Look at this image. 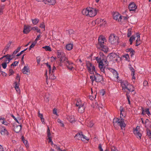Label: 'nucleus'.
<instances>
[{
    "label": "nucleus",
    "mask_w": 151,
    "mask_h": 151,
    "mask_svg": "<svg viewBox=\"0 0 151 151\" xmlns=\"http://www.w3.org/2000/svg\"><path fill=\"white\" fill-rule=\"evenodd\" d=\"M101 57L98 56L96 58V60L99 63V67L101 71L103 72H104V65L106 66L108 65V62L104 59L105 56L102 53H100Z\"/></svg>",
    "instance_id": "1"
},
{
    "label": "nucleus",
    "mask_w": 151,
    "mask_h": 151,
    "mask_svg": "<svg viewBox=\"0 0 151 151\" xmlns=\"http://www.w3.org/2000/svg\"><path fill=\"white\" fill-rule=\"evenodd\" d=\"M126 115V113L125 111L120 112L121 119L115 118L113 119V123L114 126H115L116 124H117L119 125L121 127L122 129L124 128L126 126V124L124 122V119L122 117H125Z\"/></svg>",
    "instance_id": "2"
},
{
    "label": "nucleus",
    "mask_w": 151,
    "mask_h": 151,
    "mask_svg": "<svg viewBox=\"0 0 151 151\" xmlns=\"http://www.w3.org/2000/svg\"><path fill=\"white\" fill-rule=\"evenodd\" d=\"M57 55L58 58H59L60 63L59 65L62 66L63 64L67 65V63H68L69 61L68 58L66 57L64 53L61 50H58L57 52Z\"/></svg>",
    "instance_id": "3"
},
{
    "label": "nucleus",
    "mask_w": 151,
    "mask_h": 151,
    "mask_svg": "<svg viewBox=\"0 0 151 151\" xmlns=\"http://www.w3.org/2000/svg\"><path fill=\"white\" fill-rule=\"evenodd\" d=\"M121 85L123 91L129 93L130 92H133L134 91L133 86L129 84L128 82L126 81H121Z\"/></svg>",
    "instance_id": "4"
},
{
    "label": "nucleus",
    "mask_w": 151,
    "mask_h": 151,
    "mask_svg": "<svg viewBox=\"0 0 151 151\" xmlns=\"http://www.w3.org/2000/svg\"><path fill=\"white\" fill-rule=\"evenodd\" d=\"M97 12L96 9L90 7L84 9L82 11V13L83 15L88 16L90 17L95 16Z\"/></svg>",
    "instance_id": "5"
},
{
    "label": "nucleus",
    "mask_w": 151,
    "mask_h": 151,
    "mask_svg": "<svg viewBox=\"0 0 151 151\" xmlns=\"http://www.w3.org/2000/svg\"><path fill=\"white\" fill-rule=\"evenodd\" d=\"M108 70L113 73V76L112 77V78L114 81H117L118 82L120 81L118 76V73L115 70L112 68H109Z\"/></svg>",
    "instance_id": "6"
},
{
    "label": "nucleus",
    "mask_w": 151,
    "mask_h": 151,
    "mask_svg": "<svg viewBox=\"0 0 151 151\" xmlns=\"http://www.w3.org/2000/svg\"><path fill=\"white\" fill-rule=\"evenodd\" d=\"M118 37L114 34H111L109 37V42L112 44H117L118 43Z\"/></svg>",
    "instance_id": "7"
},
{
    "label": "nucleus",
    "mask_w": 151,
    "mask_h": 151,
    "mask_svg": "<svg viewBox=\"0 0 151 151\" xmlns=\"http://www.w3.org/2000/svg\"><path fill=\"white\" fill-rule=\"evenodd\" d=\"M75 138L76 139L81 140L82 141H84L85 140H88L89 138L83 135L82 132H81L78 133L75 136Z\"/></svg>",
    "instance_id": "8"
},
{
    "label": "nucleus",
    "mask_w": 151,
    "mask_h": 151,
    "mask_svg": "<svg viewBox=\"0 0 151 151\" xmlns=\"http://www.w3.org/2000/svg\"><path fill=\"white\" fill-rule=\"evenodd\" d=\"M87 68L88 71L91 74L94 73V71H95V68L93 65L89 62L86 63Z\"/></svg>",
    "instance_id": "9"
},
{
    "label": "nucleus",
    "mask_w": 151,
    "mask_h": 151,
    "mask_svg": "<svg viewBox=\"0 0 151 151\" xmlns=\"http://www.w3.org/2000/svg\"><path fill=\"white\" fill-rule=\"evenodd\" d=\"M109 58L111 60L114 61H117L119 58V56L115 53L110 54Z\"/></svg>",
    "instance_id": "10"
},
{
    "label": "nucleus",
    "mask_w": 151,
    "mask_h": 151,
    "mask_svg": "<svg viewBox=\"0 0 151 151\" xmlns=\"http://www.w3.org/2000/svg\"><path fill=\"white\" fill-rule=\"evenodd\" d=\"M139 129L140 127L137 126L135 129L134 130V133L137 138L140 139L142 134L139 132Z\"/></svg>",
    "instance_id": "11"
},
{
    "label": "nucleus",
    "mask_w": 151,
    "mask_h": 151,
    "mask_svg": "<svg viewBox=\"0 0 151 151\" xmlns=\"http://www.w3.org/2000/svg\"><path fill=\"white\" fill-rule=\"evenodd\" d=\"M99 43L98 45L99 46H102L104 45V42H106V40L105 37L102 36H100L98 39Z\"/></svg>",
    "instance_id": "12"
},
{
    "label": "nucleus",
    "mask_w": 151,
    "mask_h": 151,
    "mask_svg": "<svg viewBox=\"0 0 151 151\" xmlns=\"http://www.w3.org/2000/svg\"><path fill=\"white\" fill-rule=\"evenodd\" d=\"M0 133L2 135H8V132L5 127L1 126L0 127Z\"/></svg>",
    "instance_id": "13"
},
{
    "label": "nucleus",
    "mask_w": 151,
    "mask_h": 151,
    "mask_svg": "<svg viewBox=\"0 0 151 151\" xmlns=\"http://www.w3.org/2000/svg\"><path fill=\"white\" fill-rule=\"evenodd\" d=\"M95 22L96 24H100L101 25H105L106 24V22L104 19H103L100 18H98L96 19Z\"/></svg>",
    "instance_id": "14"
},
{
    "label": "nucleus",
    "mask_w": 151,
    "mask_h": 151,
    "mask_svg": "<svg viewBox=\"0 0 151 151\" xmlns=\"http://www.w3.org/2000/svg\"><path fill=\"white\" fill-rule=\"evenodd\" d=\"M2 58L4 59V62L8 63L12 60V58L10 55H6L2 57Z\"/></svg>",
    "instance_id": "15"
},
{
    "label": "nucleus",
    "mask_w": 151,
    "mask_h": 151,
    "mask_svg": "<svg viewBox=\"0 0 151 151\" xmlns=\"http://www.w3.org/2000/svg\"><path fill=\"white\" fill-rule=\"evenodd\" d=\"M128 8L130 11H134L136 9L137 6L134 3H132L129 4Z\"/></svg>",
    "instance_id": "16"
},
{
    "label": "nucleus",
    "mask_w": 151,
    "mask_h": 151,
    "mask_svg": "<svg viewBox=\"0 0 151 151\" xmlns=\"http://www.w3.org/2000/svg\"><path fill=\"white\" fill-rule=\"evenodd\" d=\"M96 81L97 82H100L103 80V78L100 74L96 73L95 74Z\"/></svg>",
    "instance_id": "17"
},
{
    "label": "nucleus",
    "mask_w": 151,
    "mask_h": 151,
    "mask_svg": "<svg viewBox=\"0 0 151 151\" xmlns=\"http://www.w3.org/2000/svg\"><path fill=\"white\" fill-rule=\"evenodd\" d=\"M135 38L136 39V46H138L141 43V41L140 39V36L139 33L136 34V37H135Z\"/></svg>",
    "instance_id": "18"
},
{
    "label": "nucleus",
    "mask_w": 151,
    "mask_h": 151,
    "mask_svg": "<svg viewBox=\"0 0 151 151\" xmlns=\"http://www.w3.org/2000/svg\"><path fill=\"white\" fill-rule=\"evenodd\" d=\"M22 73L25 74H27L28 72L29 71V68L28 66H25L22 69Z\"/></svg>",
    "instance_id": "19"
},
{
    "label": "nucleus",
    "mask_w": 151,
    "mask_h": 151,
    "mask_svg": "<svg viewBox=\"0 0 151 151\" xmlns=\"http://www.w3.org/2000/svg\"><path fill=\"white\" fill-rule=\"evenodd\" d=\"M67 65H66L68 69L70 70H72L73 68V63L72 62L68 61V63H67Z\"/></svg>",
    "instance_id": "20"
},
{
    "label": "nucleus",
    "mask_w": 151,
    "mask_h": 151,
    "mask_svg": "<svg viewBox=\"0 0 151 151\" xmlns=\"http://www.w3.org/2000/svg\"><path fill=\"white\" fill-rule=\"evenodd\" d=\"M55 3V0H45V3L49 5H53Z\"/></svg>",
    "instance_id": "21"
},
{
    "label": "nucleus",
    "mask_w": 151,
    "mask_h": 151,
    "mask_svg": "<svg viewBox=\"0 0 151 151\" xmlns=\"http://www.w3.org/2000/svg\"><path fill=\"white\" fill-rule=\"evenodd\" d=\"M101 50H102L105 52H107L108 50V47L106 45H103L102 46H101L99 47H98Z\"/></svg>",
    "instance_id": "22"
},
{
    "label": "nucleus",
    "mask_w": 151,
    "mask_h": 151,
    "mask_svg": "<svg viewBox=\"0 0 151 151\" xmlns=\"http://www.w3.org/2000/svg\"><path fill=\"white\" fill-rule=\"evenodd\" d=\"M21 125H17L15 127L14 130L16 133H18L21 130Z\"/></svg>",
    "instance_id": "23"
},
{
    "label": "nucleus",
    "mask_w": 151,
    "mask_h": 151,
    "mask_svg": "<svg viewBox=\"0 0 151 151\" xmlns=\"http://www.w3.org/2000/svg\"><path fill=\"white\" fill-rule=\"evenodd\" d=\"M30 26H27L25 25L23 30V32L24 34H27L30 31L29 29Z\"/></svg>",
    "instance_id": "24"
},
{
    "label": "nucleus",
    "mask_w": 151,
    "mask_h": 151,
    "mask_svg": "<svg viewBox=\"0 0 151 151\" xmlns=\"http://www.w3.org/2000/svg\"><path fill=\"white\" fill-rule=\"evenodd\" d=\"M85 108V107L84 106V105L78 107V112L80 113H83L84 111Z\"/></svg>",
    "instance_id": "25"
},
{
    "label": "nucleus",
    "mask_w": 151,
    "mask_h": 151,
    "mask_svg": "<svg viewBox=\"0 0 151 151\" xmlns=\"http://www.w3.org/2000/svg\"><path fill=\"white\" fill-rule=\"evenodd\" d=\"M14 84L15 85L14 88L16 91L17 92L19 93H20V89L19 88V83H18L17 82H14Z\"/></svg>",
    "instance_id": "26"
},
{
    "label": "nucleus",
    "mask_w": 151,
    "mask_h": 151,
    "mask_svg": "<svg viewBox=\"0 0 151 151\" xmlns=\"http://www.w3.org/2000/svg\"><path fill=\"white\" fill-rule=\"evenodd\" d=\"M56 70V68L55 66H53L52 68V73L50 76V78L52 79H54L55 78L54 76V72Z\"/></svg>",
    "instance_id": "27"
},
{
    "label": "nucleus",
    "mask_w": 151,
    "mask_h": 151,
    "mask_svg": "<svg viewBox=\"0 0 151 151\" xmlns=\"http://www.w3.org/2000/svg\"><path fill=\"white\" fill-rule=\"evenodd\" d=\"M84 105V103L80 99H78L76 104V106L78 107Z\"/></svg>",
    "instance_id": "28"
},
{
    "label": "nucleus",
    "mask_w": 151,
    "mask_h": 151,
    "mask_svg": "<svg viewBox=\"0 0 151 151\" xmlns=\"http://www.w3.org/2000/svg\"><path fill=\"white\" fill-rule=\"evenodd\" d=\"M120 16H121L118 12L114 13L113 15L114 19L116 20H118V21Z\"/></svg>",
    "instance_id": "29"
},
{
    "label": "nucleus",
    "mask_w": 151,
    "mask_h": 151,
    "mask_svg": "<svg viewBox=\"0 0 151 151\" xmlns=\"http://www.w3.org/2000/svg\"><path fill=\"white\" fill-rule=\"evenodd\" d=\"M127 19V18L126 17L120 16L118 19L119 22H123L126 21Z\"/></svg>",
    "instance_id": "30"
},
{
    "label": "nucleus",
    "mask_w": 151,
    "mask_h": 151,
    "mask_svg": "<svg viewBox=\"0 0 151 151\" xmlns=\"http://www.w3.org/2000/svg\"><path fill=\"white\" fill-rule=\"evenodd\" d=\"M73 44L71 43H69L67 44L66 46V49L68 50H70L73 48Z\"/></svg>",
    "instance_id": "31"
},
{
    "label": "nucleus",
    "mask_w": 151,
    "mask_h": 151,
    "mask_svg": "<svg viewBox=\"0 0 151 151\" xmlns=\"http://www.w3.org/2000/svg\"><path fill=\"white\" fill-rule=\"evenodd\" d=\"M21 139L23 143L24 144L26 147L27 148L29 147V144L28 143L27 141L24 139V137L22 136L21 137Z\"/></svg>",
    "instance_id": "32"
},
{
    "label": "nucleus",
    "mask_w": 151,
    "mask_h": 151,
    "mask_svg": "<svg viewBox=\"0 0 151 151\" xmlns=\"http://www.w3.org/2000/svg\"><path fill=\"white\" fill-rule=\"evenodd\" d=\"M68 120L70 122L72 123L75 121V119L73 116H70L68 117Z\"/></svg>",
    "instance_id": "33"
},
{
    "label": "nucleus",
    "mask_w": 151,
    "mask_h": 151,
    "mask_svg": "<svg viewBox=\"0 0 151 151\" xmlns=\"http://www.w3.org/2000/svg\"><path fill=\"white\" fill-rule=\"evenodd\" d=\"M145 113L147 114L148 116H150V114L148 109H146L145 110H142V114H144Z\"/></svg>",
    "instance_id": "34"
},
{
    "label": "nucleus",
    "mask_w": 151,
    "mask_h": 151,
    "mask_svg": "<svg viewBox=\"0 0 151 151\" xmlns=\"http://www.w3.org/2000/svg\"><path fill=\"white\" fill-rule=\"evenodd\" d=\"M57 122L59 124V125L60 127H64V124L63 122L60 119H57Z\"/></svg>",
    "instance_id": "35"
},
{
    "label": "nucleus",
    "mask_w": 151,
    "mask_h": 151,
    "mask_svg": "<svg viewBox=\"0 0 151 151\" xmlns=\"http://www.w3.org/2000/svg\"><path fill=\"white\" fill-rule=\"evenodd\" d=\"M42 48L44 49L46 51H51L52 50L51 47L48 46L43 47Z\"/></svg>",
    "instance_id": "36"
},
{
    "label": "nucleus",
    "mask_w": 151,
    "mask_h": 151,
    "mask_svg": "<svg viewBox=\"0 0 151 151\" xmlns=\"http://www.w3.org/2000/svg\"><path fill=\"white\" fill-rule=\"evenodd\" d=\"M32 23L34 25L37 24L39 22V19H32Z\"/></svg>",
    "instance_id": "37"
},
{
    "label": "nucleus",
    "mask_w": 151,
    "mask_h": 151,
    "mask_svg": "<svg viewBox=\"0 0 151 151\" xmlns=\"http://www.w3.org/2000/svg\"><path fill=\"white\" fill-rule=\"evenodd\" d=\"M32 29L33 30L36 31L37 32L41 33L40 30L37 27H35L32 28Z\"/></svg>",
    "instance_id": "38"
},
{
    "label": "nucleus",
    "mask_w": 151,
    "mask_h": 151,
    "mask_svg": "<svg viewBox=\"0 0 151 151\" xmlns=\"http://www.w3.org/2000/svg\"><path fill=\"white\" fill-rule=\"evenodd\" d=\"M93 125L94 124L93 122L91 121H89L87 122V126L90 127H92L93 126Z\"/></svg>",
    "instance_id": "39"
},
{
    "label": "nucleus",
    "mask_w": 151,
    "mask_h": 151,
    "mask_svg": "<svg viewBox=\"0 0 151 151\" xmlns=\"http://www.w3.org/2000/svg\"><path fill=\"white\" fill-rule=\"evenodd\" d=\"M47 133L48 138L52 137L51 135V133L50 132V129L48 127L47 129Z\"/></svg>",
    "instance_id": "40"
},
{
    "label": "nucleus",
    "mask_w": 151,
    "mask_h": 151,
    "mask_svg": "<svg viewBox=\"0 0 151 151\" xmlns=\"http://www.w3.org/2000/svg\"><path fill=\"white\" fill-rule=\"evenodd\" d=\"M90 78L91 80L92 83H93L94 81H96L95 75L94 76L92 75L90 76Z\"/></svg>",
    "instance_id": "41"
},
{
    "label": "nucleus",
    "mask_w": 151,
    "mask_h": 151,
    "mask_svg": "<svg viewBox=\"0 0 151 151\" xmlns=\"http://www.w3.org/2000/svg\"><path fill=\"white\" fill-rule=\"evenodd\" d=\"M4 5H2L0 6V14H1L2 13L3 10L4 8Z\"/></svg>",
    "instance_id": "42"
},
{
    "label": "nucleus",
    "mask_w": 151,
    "mask_h": 151,
    "mask_svg": "<svg viewBox=\"0 0 151 151\" xmlns=\"http://www.w3.org/2000/svg\"><path fill=\"white\" fill-rule=\"evenodd\" d=\"M135 37L133 36H132L130 37V38L129 39V41L130 42V45H131L132 44L133 41L135 39Z\"/></svg>",
    "instance_id": "43"
},
{
    "label": "nucleus",
    "mask_w": 151,
    "mask_h": 151,
    "mask_svg": "<svg viewBox=\"0 0 151 151\" xmlns=\"http://www.w3.org/2000/svg\"><path fill=\"white\" fill-rule=\"evenodd\" d=\"M40 27L41 28H43L44 30H45V26L44 23L43 22H42L40 24Z\"/></svg>",
    "instance_id": "44"
},
{
    "label": "nucleus",
    "mask_w": 151,
    "mask_h": 151,
    "mask_svg": "<svg viewBox=\"0 0 151 151\" xmlns=\"http://www.w3.org/2000/svg\"><path fill=\"white\" fill-rule=\"evenodd\" d=\"M123 57L125 58V60L127 61H129V57L128 54H126L125 55H124Z\"/></svg>",
    "instance_id": "45"
},
{
    "label": "nucleus",
    "mask_w": 151,
    "mask_h": 151,
    "mask_svg": "<svg viewBox=\"0 0 151 151\" xmlns=\"http://www.w3.org/2000/svg\"><path fill=\"white\" fill-rule=\"evenodd\" d=\"M37 43V41H34L32 43L31 45L30 46L29 48V50H30Z\"/></svg>",
    "instance_id": "46"
},
{
    "label": "nucleus",
    "mask_w": 151,
    "mask_h": 151,
    "mask_svg": "<svg viewBox=\"0 0 151 151\" xmlns=\"http://www.w3.org/2000/svg\"><path fill=\"white\" fill-rule=\"evenodd\" d=\"M147 134L151 140V132L149 130H147Z\"/></svg>",
    "instance_id": "47"
},
{
    "label": "nucleus",
    "mask_w": 151,
    "mask_h": 151,
    "mask_svg": "<svg viewBox=\"0 0 151 151\" xmlns=\"http://www.w3.org/2000/svg\"><path fill=\"white\" fill-rule=\"evenodd\" d=\"M54 147L58 151H62V150L60 148V147L57 145H55Z\"/></svg>",
    "instance_id": "48"
},
{
    "label": "nucleus",
    "mask_w": 151,
    "mask_h": 151,
    "mask_svg": "<svg viewBox=\"0 0 151 151\" xmlns=\"http://www.w3.org/2000/svg\"><path fill=\"white\" fill-rule=\"evenodd\" d=\"M105 151H108L107 150H106ZM111 151H118V150L115 147H112L111 149Z\"/></svg>",
    "instance_id": "49"
},
{
    "label": "nucleus",
    "mask_w": 151,
    "mask_h": 151,
    "mask_svg": "<svg viewBox=\"0 0 151 151\" xmlns=\"http://www.w3.org/2000/svg\"><path fill=\"white\" fill-rule=\"evenodd\" d=\"M18 63H19L18 61H15L12 64V65H11V66H16L18 64Z\"/></svg>",
    "instance_id": "50"
},
{
    "label": "nucleus",
    "mask_w": 151,
    "mask_h": 151,
    "mask_svg": "<svg viewBox=\"0 0 151 151\" xmlns=\"http://www.w3.org/2000/svg\"><path fill=\"white\" fill-rule=\"evenodd\" d=\"M132 34L131 31V29H129L128 30V33L127 34V36L128 37H129L131 36Z\"/></svg>",
    "instance_id": "51"
},
{
    "label": "nucleus",
    "mask_w": 151,
    "mask_h": 151,
    "mask_svg": "<svg viewBox=\"0 0 151 151\" xmlns=\"http://www.w3.org/2000/svg\"><path fill=\"white\" fill-rule=\"evenodd\" d=\"M129 68L131 72L135 71L134 68L132 67L130 64H129Z\"/></svg>",
    "instance_id": "52"
},
{
    "label": "nucleus",
    "mask_w": 151,
    "mask_h": 151,
    "mask_svg": "<svg viewBox=\"0 0 151 151\" xmlns=\"http://www.w3.org/2000/svg\"><path fill=\"white\" fill-rule=\"evenodd\" d=\"M7 63L4 62V63H2V66L4 69H5L7 66L6 64Z\"/></svg>",
    "instance_id": "53"
},
{
    "label": "nucleus",
    "mask_w": 151,
    "mask_h": 151,
    "mask_svg": "<svg viewBox=\"0 0 151 151\" xmlns=\"http://www.w3.org/2000/svg\"><path fill=\"white\" fill-rule=\"evenodd\" d=\"M14 71L12 69H10L9 70V76H11L14 73Z\"/></svg>",
    "instance_id": "54"
},
{
    "label": "nucleus",
    "mask_w": 151,
    "mask_h": 151,
    "mask_svg": "<svg viewBox=\"0 0 151 151\" xmlns=\"http://www.w3.org/2000/svg\"><path fill=\"white\" fill-rule=\"evenodd\" d=\"M5 119L4 117H0V121L1 123L3 124V122H4L5 121Z\"/></svg>",
    "instance_id": "55"
},
{
    "label": "nucleus",
    "mask_w": 151,
    "mask_h": 151,
    "mask_svg": "<svg viewBox=\"0 0 151 151\" xmlns=\"http://www.w3.org/2000/svg\"><path fill=\"white\" fill-rule=\"evenodd\" d=\"M120 112H123V111H125V109L122 106H121L120 108Z\"/></svg>",
    "instance_id": "56"
},
{
    "label": "nucleus",
    "mask_w": 151,
    "mask_h": 151,
    "mask_svg": "<svg viewBox=\"0 0 151 151\" xmlns=\"http://www.w3.org/2000/svg\"><path fill=\"white\" fill-rule=\"evenodd\" d=\"M3 124H4L5 125L7 126L8 124H9V123L7 122L5 120V121H4V122H3Z\"/></svg>",
    "instance_id": "57"
},
{
    "label": "nucleus",
    "mask_w": 151,
    "mask_h": 151,
    "mask_svg": "<svg viewBox=\"0 0 151 151\" xmlns=\"http://www.w3.org/2000/svg\"><path fill=\"white\" fill-rule=\"evenodd\" d=\"M53 112L54 114H56V115H58L57 114V110L56 109H53Z\"/></svg>",
    "instance_id": "58"
},
{
    "label": "nucleus",
    "mask_w": 151,
    "mask_h": 151,
    "mask_svg": "<svg viewBox=\"0 0 151 151\" xmlns=\"http://www.w3.org/2000/svg\"><path fill=\"white\" fill-rule=\"evenodd\" d=\"M56 57H52L50 58L51 61V62L54 61L56 59Z\"/></svg>",
    "instance_id": "59"
},
{
    "label": "nucleus",
    "mask_w": 151,
    "mask_h": 151,
    "mask_svg": "<svg viewBox=\"0 0 151 151\" xmlns=\"http://www.w3.org/2000/svg\"><path fill=\"white\" fill-rule=\"evenodd\" d=\"M148 84V83L146 81H145L143 82V86H146Z\"/></svg>",
    "instance_id": "60"
},
{
    "label": "nucleus",
    "mask_w": 151,
    "mask_h": 151,
    "mask_svg": "<svg viewBox=\"0 0 151 151\" xmlns=\"http://www.w3.org/2000/svg\"><path fill=\"white\" fill-rule=\"evenodd\" d=\"M99 148L100 151H103V150L102 148L101 145L100 144L99 145Z\"/></svg>",
    "instance_id": "61"
},
{
    "label": "nucleus",
    "mask_w": 151,
    "mask_h": 151,
    "mask_svg": "<svg viewBox=\"0 0 151 151\" xmlns=\"http://www.w3.org/2000/svg\"><path fill=\"white\" fill-rule=\"evenodd\" d=\"M130 53L131 54V56H132L134 54V50H133L132 49V51H131V52H130Z\"/></svg>",
    "instance_id": "62"
},
{
    "label": "nucleus",
    "mask_w": 151,
    "mask_h": 151,
    "mask_svg": "<svg viewBox=\"0 0 151 151\" xmlns=\"http://www.w3.org/2000/svg\"><path fill=\"white\" fill-rule=\"evenodd\" d=\"M74 32V31L72 29H70L69 31V34L70 35H71V34H72Z\"/></svg>",
    "instance_id": "63"
},
{
    "label": "nucleus",
    "mask_w": 151,
    "mask_h": 151,
    "mask_svg": "<svg viewBox=\"0 0 151 151\" xmlns=\"http://www.w3.org/2000/svg\"><path fill=\"white\" fill-rule=\"evenodd\" d=\"M38 116L40 119L43 118V115L42 114H40L39 112H38Z\"/></svg>",
    "instance_id": "64"
}]
</instances>
